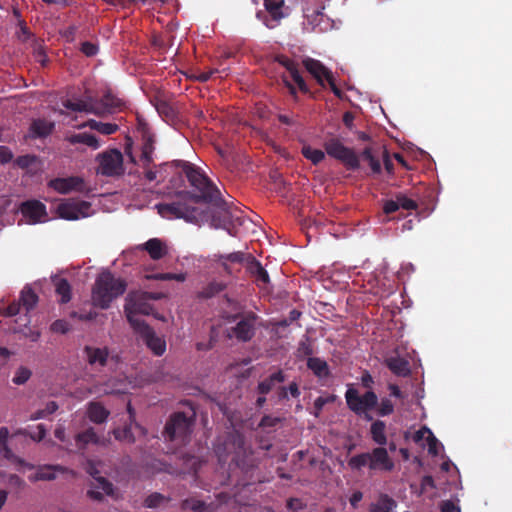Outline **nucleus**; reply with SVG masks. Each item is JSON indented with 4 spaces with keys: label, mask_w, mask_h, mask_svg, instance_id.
I'll return each instance as SVG.
<instances>
[{
    "label": "nucleus",
    "mask_w": 512,
    "mask_h": 512,
    "mask_svg": "<svg viewBox=\"0 0 512 512\" xmlns=\"http://www.w3.org/2000/svg\"><path fill=\"white\" fill-rule=\"evenodd\" d=\"M160 181H173L172 174L184 173L190 185L198 191L193 194L188 191H182L177 194L175 200L170 203H160L156 205L157 211L165 219H183L186 222L200 225L207 222L211 217V210L201 208L200 203L212 205L218 209L226 211L227 203L222 198L219 189L201 170L187 161H172L158 165Z\"/></svg>",
    "instance_id": "nucleus-1"
},
{
    "label": "nucleus",
    "mask_w": 512,
    "mask_h": 512,
    "mask_svg": "<svg viewBox=\"0 0 512 512\" xmlns=\"http://www.w3.org/2000/svg\"><path fill=\"white\" fill-rule=\"evenodd\" d=\"M214 451L221 463H226L228 456L232 455L231 462L246 474L256 467L253 451L246 447L244 436L237 431L219 438Z\"/></svg>",
    "instance_id": "nucleus-2"
},
{
    "label": "nucleus",
    "mask_w": 512,
    "mask_h": 512,
    "mask_svg": "<svg viewBox=\"0 0 512 512\" xmlns=\"http://www.w3.org/2000/svg\"><path fill=\"white\" fill-rule=\"evenodd\" d=\"M127 284L125 280L116 278L110 271L100 273L92 289V301L96 307L109 308L111 302L123 295Z\"/></svg>",
    "instance_id": "nucleus-3"
},
{
    "label": "nucleus",
    "mask_w": 512,
    "mask_h": 512,
    "mask_svg": "<svg viewBox=\"0 0 512 512\" xmlns=\"http://www.w3.org/2000/svg\"><path fill=\"white\" fill-rule=\"evenodd\" d=\"M160 299V295L150 292H141L135 295H129L124 306L127 320L131 327L135 330L138 329V324H147L142 320L139 315H150L152 313V306L147 303V300Z\"/></svg>",
    "instance_id": "nucleus-4"
},
{
    "label": "nucleus",
    "mask_w": 512,
    "mask_h": 512,
    "mask_svg": "<svg viewBox=\"0 0 512 512\" xmlns=\"http://www.w3.org/2000/svg\"><path fill=\"white\" fill-rule=\"evenodd\" d=\"M195 415L196 414L193 409H191L189 413H173L165 425V437L171 441L180 439L182 442H184L192 432Z\"/></svg>",
    "instance_id": "nucleus-5"
},
{
    "label": "nucleus",
    "mask_w": 512,
    "mask_h": 512,
    "mask_svg": "<svg viewBox=\"0 0 512 512\" xmlns=\"http://www.w3.org/2000/svg\"><path fill=\"white\" fill-rule=\"evenodd\" d=\"M324 148L330 157L342 162L348 170L355 171L360 168L359 156L352 148L345 146L338 138L332 137L327 139L324 143Z\"/></svg>",
    "instance_id": "nucleus-6"
},
{
    "label": "nucleus",
    "mask_w": 512,
    "mask_h": 512,
    "mask_svg": "<svg viewBox=\"0 0 512 512\" xmlns=\"http://www.w3.org/2000/svg\"><path fill=\"white\" fill-rule=\"evenodd\" d=\"M345 399L351 411L357 415L365 413V418L369 421L372 420V416L366 412L374 409L378 404V397L375 392L369 390L360 396L355 388H348L345 393Z\"/></svg>",
    "instance_id": "nucleus-7"
},
{
    "label": "nucleus",
    "mask_w": 512,
    "mask_h": 512,
    "mask_svg": "<svg viewBox=\"0 0 512 512\" xmlns=\"http://www.w3.org/2000/svg\"><path fill=\"white\" fill-rule=\"evenodd\" d=\"M97 173L106 177H117L124 173L123 155L118 149H109L99 153Z\"/></svg>",
    "instance_id": "nucleus-8"
},
{
    "label": "nucleus",
    "mask_w": 512,
    "mask_h": 512,
    "mask_svg": "<svg viewBox=\"0 0 512 512\" xmlns=\"http://www.w3.org/2000/svg\"><path fill=\"white\" fill-rule=\"evenodd\" d=\"M302 63L305 69L320 86L325 87L327 83L333 94L337 98L342 99L343 92L337 87L334 76L327 67H325L319 60L310 57L303 59Z\"/></svg>",
    "instance_id": "nucleus-9"
},
{
    "label": "nucleus",
    "mask_w": 512,
    "mask_h": 512,
    "mask_svg": "<svg viewBox=\"0 0 512 512\" xmlns=\"http://www.w3.org/2000/svg\"><path fill=\"white\" fill-rule=\"evenodd\" d=\"M326 0H305L303 16L311 30H326L329 26V18L324 14Z\"/></svg>",
    "instance_id": "nucleus-10"
},
{
    "label": "nucleus",
    "mask_w": 512,
    "mask_h": 512,
    "mask_svg": "<svg viewBox=\"0 0 512 512\" xmlns=\"http://www.w3.org/2000/svg\"><path fill=\"white\" fill-rule=\"evenodd\" d=\"M19 302L25 310V313L15 319L14 325L10 328L13 333H21L28 327L31 322L29 312L37 305L38 296L30 287H25L21 291Z\"/></svg>",
    "instance_id": "nucleus-11"
},
{
    "label": "nucleus",
    "mask_w": 512,
    "mask_h": 512,
    "mask_svg": "<svg viewBox=\"0 0 512 512\" xmlns=\"http://www.w3.org/2000/svg\"><path fill=\"white\" fill-rule=\"evenodd\" d=\"M91 204L87 201L70 199L58 206L59 216L66 220H78L89 216Z\"/></svg>",
    "instance_id": "nucleus-12"
},
{
    "label": "nucleus",
    "mask_w": 512,
    "mask_h": 512,
    "mask_svg": "<svg viewBox=\"0 0 512 512\" xmlns=\"http://www.w3.org/2000/svg\"><path fill=\"white\" fill-rule=\"evenodd\" d=\"M138 329L134 331L139 334L141 339L145 342L147 347L157 356L164 354L166 350V342L163 338L157 336L153 328L148 324H138Z\"/></svg>",
    "instance_id": "nucleus-13"
},
{
    "label": "nucleus",
    "mask_w": 512,
    "mask_h": 512,
    "mask_svg": "<svg viewBox=\"0 0 512 512\" xmlns=\"http://www.w3.org/2000/svg\"><path fill=\"white\" fill-rule=\"evenodd\" d=\"M256 320L257 315L249 312L237 322L231 331L238 341L248 342L254 337Z\"/></svg>",
    "instance_id": "nucleus-14"
},
{
    "label": "nucleus",
    "mask_w": 512,
    "mask_h": 512,
    "mask_svg": "<svg viewBox=\"0 0 512 512\" xmlns=\"http://www.w3.org/2000/svg\"><path fill=\"white\" fill-rule=\"evenodd\" d=\"M19 209L30 224L41 222L47 216L46 206L38 200L24 201Z\"/></svg>",
    "instance_id": "nucleus-15"
},
{
    "label": "nucleus",
    "mask_w": 512,
    "mask_h": 512,
    "mask_svg": "<svg viewBox=\"0 0 512 512\" xmlns=\"http://www.w3.org/2000/svg\"><path fill=\"white\" fill-rule=\"evenodd\" d=\"M370 456V470H380V471H392L394 468V462L388 454L386 448L380 446L374 448L371 452H369Z\"/></svg>",
    "instance_id": "nucleus-16"
},
{
    "label": "nucleus",
    "mask_w": 512,
    "mask_h": 512,
    "mask_svg": "<svg viewBox=\"0 0 512 512\" xmlns=\"http://www.w3.org/2000/svg\"><path fill=\"white\" fill-rule=\"evenodd\" d=\"M50 187L61 194H67L70 191H83L84 181L82 178L72 176L68 178H56L50 181Z\"/></svg>",
    "instance_id": "nucleus-17"
},
{
    "label": "nucleus",
    "mask_w": 512,
    "mask_h": 512,
    "mask_svg": "<svg viewBox=\"0 0 512 512\" xmlns=\"http://www.w3.org/2000/svg\"><path fill=\"white\" fill-rule=\"evenodd\" d=\"M276 60L280 65H282L290 73L291 78L297 84L299 90L303 93H308L309 88H308L305 80L299 73L297 63L294 60H292L286 56H283V55L278 56L276 58Z\"/></svg>",
    "instance_id": "nucleus-18"
},
{
    "label": "nucleus",
    "mask_w": 512,
    "mask_h": 512,
    "mask_svg": "<svg viewBox=\"0 0 512 512\" xmlns=\"http://www.w3.org/2000/svg\"><path fill=\"white\" fill-rule=\"evenodd\" d=\"M247 271L255 279L259 287H264L270 283L268 272L264 269L262 264L251 255L247 258Z\"/></svg>",
    "instance_id": "nucleus-19"
},
{
    "label": "nucleus",
    "mask_w": 512,
    "mask_h": 512,
    "mask_svg": "<svg viewBox=\"0 0 512 512\" xmlns=\"http://www.w3.org/2000/svg\"><path fill=\"white\" fill-rule=\"evenodd\" d=\"M264 6L270 16V19L265 20V25L270 29L275 28L285 16L283 12L284 0H264Z\"/></svg>",
    "instance_id": "nucleus-20"
},
{
    "label": "nucleus",
    "mask_w": 512,
    "mask_h": 512,
    "mask_svg": "<svg viewBox=\"0 0 512 512\" xmlns=\"http://www.w3.org/2000/svg\"><path fill=\"white\" fill-rule=\"evenodd\" d=\"M86 360L91 366L104 367L109 359V349L107 347L85 346L83 349Z\"/></svg>",
    "instance_id": "nucleus-21"
},
{
    "label": "nucleus",
    "mask_w": 512,
    "mask_h": 512,
    "mask_svg": "<svg viewBox=\"0 0 512 512\" xmlns=\"http://www.w3.org/2000/svg\"><path fill=\"white\" fill-rule=\"evenodd\" d=\"M122 102L117 97L113 96L110 93L105 94L100 101L94 102V108L100 111L101 113H95L97 116H105L107 114H112L118 108H120Z\"/></svg>",
    "instance_id": "nucleus-22"
},
{
    "label": "nucleus",
    "mask_w": 512,
    "mask_h": 512,
    "mask_svg": "<svg viewBox=\"0 0 512 512\" xmlns=\"http://www.w3.org/2000/svg\"><path fill=\"white\" fill-rule=\"evenodd\" d=\"M385 365L396 376L408 377L411 374L408 360L399 356H390L385 359Z\"/></svg>",
    "instance_id": "nucleus-23"
},
{
    "label": "nucleus",
    "mask_w": 512,
    "mask_h": 512,
    "mask_svg": "<svg viewBox=\"0 0 512 512\" xmlns=\"http://www.w3.org/2000/svg\"><path fill=\"white\" fill-rule=\"evenodd\" d=\"M141 249L147 251L153 260H159L168 253L165 244L158 238H151L141 245Z\"/></svg>",
    "instance_id": "nucleus-24"
},
{
    "label": "nucleus",
    "mask_w": 512,
    "mask_h": 512,
    "mask_svg": "<svg viewBox=\"0 0 512 512\" xmlns=\"http://www.w3.org/2000/svg\"><path fill=\"white\" fill-rule=\"evenodd\" d=\"M286 380V376L282 370H278L272 373L270 376L260 381L257 385V391L261 395H266L272 391L275 386L279 383H283Z\"/></svg>",
    "instance_id": "nucleus-25"
},
{
    "label": "nucleus",
    "mask_w": 512,
    "mask_h": 512,
    "mask_svg": "<svg viewBox=\"0 0 512 512\" xmlns=\"http://www.w3.org/2000/svg\"><path fill=\"white\" fill-rule=\"evenodd\" d=\"M307 368L319 379H325L330 376L328 363L319 357H309L307 359Z\"/></svg>",
    "instance_id": "nucleus-26"
},
{
    "label": "nucleus",
    "mask_w": 512,
    "mask_h": 512,
    "mask_svg": "<svg viewBox=\"0 0 512 512\" xmlns=\"http://www.w3.org/2000/svg\"><path fill=\"white\" fill-rule=\"evenodd\" d=\"M397 502L387 494L381 493L377 500L370 504V512H394Z\"/></svg>",
    "instance_id": "nucleus-27"
},
{
    "label": "nucleus",
    "mask_w": 512,
    "mask_h": 512,
    "mask_svg": "<svg viewBox=\"0 0 512 512\" xmlns=\"http://www.w3.org/2000/svg\"><path fill=\"white\" fill-rule=\"evenodd\" d=\"M86 471L95 479V482L97 483V486H96L97 488H101L103 490L104 494H106L108 496H113V494H114L113 484L106 478H104L102 476H97L99 471L96 469V467L92 461L87 462Z\"/></svg>",
    "instance_id": "nucleus-28"
},
{
    "label": "nucleus",
    "mask_w": 512,
    "mask_h": 512,
    "mask_svg": "<svg viewBox=\"0 0 512 512\" xmlns=\"http://www.w3.org/2000/svg\"><path fill=\"white\" fill-rule=\"evenodd\" d=\"M109 411L99 402H90L87 409V415L90 421L96 424L104 423L108 416Z\"/></svg>",
    "instance_id": "nucleus-29"
},
{
    "label": "nucleus",
    "mask_w": 512,
    "mask_h": 512,
    "mask_svg": "<svg viewBox=\"0 0 512 512\" xmlns=\"http://www.w3.org/2000/svg\"><path fill=\"white\" fill-rule=\"evenodd\" d=\"M99 436L94 428L90 427L75 436V442L78 450L84 451L89 444H98Z\"/></svg>",
    "instance_id": "nucleus-30"
},
{
    "label": "nucleus",
    "mask_w": 512,
    "mask_h": 512,
    "mask_svg": "<svg viewBox=\"0 0 512 512\" xmlns=\"http://www.w3.org/2000/svg\"><path fill=\"white\" fill-rule=\"evenodd\" d=\"M154 106L158 114L166 121L173 122L177 118L175 107L165 99L156 98Z\"/></svg>",
    "instance_id": "nucleus-31"
},
{
    "label": "nucleus",
    "mask_w": 512,
    "mask_h": 512,
    "mask_svg": "<svg viewBox=\"0 0 512 512\" xmlns=\"http://www.w3.org/2000/svg\"><path fill=\"white\" fill-rule=\"evenodd\" d=\"M66 469L60 465H45L40 467L34 476L30 477L31 481H51L56 478L55 472H64Z\"/></svg>",
    "instance_id": "nucleus-32"
},
{
    "label": "nucleus",
    "mask_w": 512,
    "mask_h": 512,
    "mask_svg": "<svg viewBox=\"0 0 512 512\" xmlns=\"http://www.w3.org/2000/svg\"><path fill=\"white\" fill-rule=\"evenodd\" d=\"M52 282L55 286V292L61 296L60 302L66 304L71 300V285L68 280L58 276L52 277Z\"/></svg>",
    "instance_id": "nucleus-33"
},
{
    "label": "nucleus",
    "mask_w": 512,
    "mask_h": 512,
    "mask_svg": "<svg viewBox=\"0 0 512 512\" xmlns=\"http://www.w3.org/2000/svg\"><path fill=\"white\" fill-rule=\"evenodd\" d=\"M63 106L69 110L75 111V112H87V113H101L100 111L96 110L97 108H94V102L93 101H85V100H66L63 103Z\"/></svg>",
    "instance_id": "nucleus-34"
},
{
    "label": "nucleus",
    "mask_w": 512,
    "mask_h": 512,
    "mask_svg": "<svg viewBox=\"0 0 512 512\" xmlns=\"http://www.w3.org/2000/svg\"><path fill=\"white\" fill-rule=\"evenodd\" d=\"M385 430H386V424L382 420H376L371 424V428H370L371 438L376 444H378L380 446H383L387 443V437L385 434Z\"/></svg>",
    "instance_id": "nucleus-35"
},
{
    "label": "nucleus",
    "mask_w": 512,
    "mask_h": 512,
    "mask_svg": "<svg viewBox=\"0 0 512 512\" xmlns=\"http://www.w3.org/2000/svg\"><path fill=\"white\" fill-rule=\"evenodd\" d=\"M68 142L70 144H85L93 149H97L99 147V141L98 139L90 133H78L73 134L67 138Z\"/></svg>",
    "instance_id": "nucleus-36"
},
{
    "label": "nucleus",
    "mask_w": 512,
    "mask_h": 512,
    "mask_svg": "<svg viewBox=\"0 0 512 512\" xmlns=\"http://www.w3.org/2000/svg\"><path fill=\"white\" fill-rule=\"evenodd\" d=\"M53 129H54V124L52 122H49V121H46L43 119L35 120V121H33L32 125H31V131L33 132V134L36 137H40V138L46 137L49 134H51Z\"/></svg>",
    "instance_id": "nucleus-37"
},
{
    "label": "nucleus",
    "mask_w": 512,
    "mask_h": 512,
    "mask_svg": "<svg viewBox=\"0 0 512 512\" xmlns=\"http://www.w3.org/2000/svg\"><path fill=\"white\" fill-rule=\"evenodd\" d=\"M367 161L372 174H380L382 171L380 160L373 154L371 147H365L361 152L359 158Z\"/></svg>",
    "instance_id": "nucleus-38"
},
{
    "label": "nucleus",
    "mask_w": 512,
    "mask_h": 512,
    "mask_svg": "<svg viewBox=\"0 0 512 512\" xmlns=\"http://www.w3.org/2000/svg\"><path fill=\"white\" fill-rule=\"evenodd\" d=\"M226 284L220 281H211L199 292L200 298L209 299L224 291Z\"/></svg>",
    "instance_id": "nucleus-39"
},
{
    "label": "nucleus",
    "mask_w": 512,
    "mask_h": 512,
    "mask_svg": "<svg viewBox=\"0 0 512 512\" xmlns=\"http://www.w3.org/2000/svg\"><path fill=\"white\" fill-rule=\"evenodd\" d=\"M85 126L90 127L93 130H96L97 132L103 134V135H112L116 133L119 129V126L114 123H103L96 120H89L85 124Z\"/></svg>",
    "instance_id": "nucleus-40"
},
{
    "label": "nucleus",
    "mask_w": 512,
    "mask_h": 512,
    "mask_svg": "<svg viewBox=\"0 0 512 512\" xmlns=\"http://www.w3.org/2000/svg\"><path fill=\"white\" fill-rule=\"evenodd\" d=\"M302 155L310 160L312 164L317 165L325 158V153L320 149L312 148L309 145H304L301 149Z\"/></svg>",
    "instance_id": "nucleus-41"
},
{
    "label": "nucleus",
    "mask_w": 512,
    "mask_h": 512,
    "mask_svg": "<svg viewBox=\"0 0 512 512\" xmlns=\"http://www.w3.org/2000/svg\"><path fill=\"white\" fill-rule=\"evenodd\" d=\"M370 465L369 452L360 453L352 456L348 461V466L352 470H360L361 468Z\"/></svg>",
    "instance_id": "nucleus-42"
},
{
    "label": "nucleus",
    "mask_w": 512,
    "mask_h": 512,
    "mask_svg": "<svg viewBox=\"0 0 512 512\" xmlns=\"http://www.w3.org/2000/svg\"><path fill=\"white\" fill-rule=\"evenodd\" d=\"M219 259L222 261L221 264L224 270L230 273V268L227 264V261L232 263H242L245 260V254L243 252L237 251L225 255H220Z\"/></svg>",
    "instance_id": "nucleus-43"
},
{
    "label": "nucleus",
    "mask_w": 512,
    "mask_h": 512,
    "mask_svg": "<svg viewBox=\"0 0 512 512\" xmlns=\"http://www.w3.org/2000/svg\"><path fill=\"white\" fill-rule=\"evenodd\" d=\"M146 279L159 280V281L175 280L178 282H183L186 279V275L184 273H156V274L147 275Z\"/></svg>",
    "instance_id": "nucleus-44"
},
{
    "label": "nucleus",
    "mask_w": 512,
    "mask_h": 512,
    "mask_svg": "<svg viewBox=\"0 0 512 512\" xmlns=\"http://www.w3.org/2000/svg\"><path fill=\"white\" fill-rule=\"evenodd\" d=\"M113 435H114L115 439H117L119 441H126L128 443H134V441H135V437H134L132 430L129 426L114 429Z\"/></svg>",
    "instance_id": "nucleus-45"
},
{
    "label": "nucleus",
    "mask_w": 512,
    "mask_h": 512,
    "mask_svg": "<svg viewBox=\"0 0 512 512\" xmlns=\"http://www.w3.org/2000/svg\"><path fill=\"white\" fill-rule=\"evenodd\" d=\"M182 508L184 511L203 512L205 510V503L194 498L186 499L182 503Z\"/></svg>",
    "instance_id": "nucleus-46"
},
{
    "label": "nucleus",
    "mask_w": 512,
    "mask_h": 512,
    "mask_svg": "<svg viewBox=\"0 0 512 512\" xmlns=\"http://www.w3.org/2000/svg\"><path fill=\"white\" fill-rule=\"evenodd\" d=\"M31 374L32 373H31V371L28 368L20 367L16 371L12 381H13V383H15L17 385H22V384L26 383L29 380V378L31 377Z\"/></svg>",
    "instance_id": "nucleus-47"
},
{
    "label": "nucleus",
    "mask_w": 512,
    "mask_h": 512,
    "mask_svg": "<svg viewBox=\"0 0 512 512\" xmlns=\"http://www.w3.org/2000/svg\"><path fill=\"white\" fill-rule=\"evenodd\" d=\"M166 500L165 496L160 493L150 494L144 501L145 507L156 508L160 506Z\"/></svg>",
    "instance_id": "nucleus-48"
},
{
    "label": "nucleus",
    "mask_w": 512,
    "mask_h": 512,
    "mask_svg": "<svg viewBox=\"0 0 512 512\" xmlns=\"http://www.w3.org/2000/svg\"><path fill=\"white\" fill-rule=\"evenodd\" d=\"M394 412V405L388 398H383L378 406L377 413L379 416H388Z\"/></svg>",
    "instance_id": "nucleus-49"
},
{
    "label": "nucleus",
    "mask_w": 512,
    "mask_h": 512,
    "mask_svg": "<svg viewBox=\"0 0 512 512\" xmlns=\"http://www.w3.org/2000/svg\"><path fill=\"white\" fill-rule=\"evenodd\" d=\"M50 329L54 333L66 334L70 331L71 325L66 320L58 319L51 324Z\"/></svg>",
    "instance_id": "nucleus-50"
},
{
    "label": "nucleus",
    "mask_w": 512,
    "mask_h": 512,
    "mask_svg": "<svg viewBox=\"0 0 512 512\" xmlns=\"http://www.w3.org/2000/svg\"><path fill=\"white\" fill-rule=\"evenodd\" d=\"M21 309H22V306L18 301H13L12 303H10L2 312L1 314L4 316V317H14V316H17L18 317L21 315Z\"/></svg>",
    "instance_id": "nucleus-51"
},
{
    "label": "nucleus",
    "mask_w": 512,
    "mask_h": 512,
    "mask_svg": "<svg viewBox=\"0 0 512 512\" xmlns=\"http://www.w3.org/2000/svg\"><path fill=\"white\" fill-rule=\"evenodd\" d=\"M396 199L399 203V208H402L404 210H415L418 206L414 200L408 198L403 194L397 195Z\"/></svg>",
    "instance_id": "nucleus-52"
},
{
    "label": "nucleus",
    "mask_w": 512,
    "mask_h": 512,
    "mask_svg": "<svg viewBox=\"0 0 512 512\" xmlns=\"http://www.w3.org/2000/svg\"><path fill=\"white\" fill-rule=\"evenodd\" d=\"M36 159H37L36 156L26 154V155L17 157L15 160V164L19 168L26 169V168L30 167L32 164H34L36 162Z\"/></svg>",
    "instance_id": "nucleus-53"
},
{
    "label": "nucleus",
    "mask_w": 512,
    "mask_h": 512,
    "mask_svg": "<svg viewBox=\"0 0 512 512\" xmlns=\"http://www.w3.org/2000/svg\"><path fill=\"white\" fill-rule=\"evenodd\" d=\"M81 52L87 56V57H93L95 56L98 51H99V47L97 44H94L92 42H89V41H85L81 44V48H80Z\"/></svg>",
    "instance_id": "nucleus-54"
},
{
    "label": "nucleus",
    "mask_w": 512,
    "mask_h": 512,
    "mask_svg": "<svg viewBox=\"0 0 512 512\" xmlns=\"http://www.w3.org/2000/svg\"><path fill=\"white\" fill-rule=\"evenodd\" d=\"M143 174H144L145 179L149 182H153V181H157L158 183L162 182V181H160V175L158 173L157 165L143 169Z\"/></svg>",
    "instance_id": "nucleus-55"
},
{
    "label": "nucleus",
    "mask_w": 512,
    "mask_h": 512,
    "mask_svg": "<svg viewBox=\"0 0 512 512\" xmlns=\"http://www.w3.org/2000/svg\"><path fill=\"white\" fill-rule=\"evenodd\" d=\"M280 422H281V419L279 417H274V416H271V415H265V416L262 417V419H261V421L259 423V427H262V428L275 427Z\"/></svg>",
    "instance_id": "nucleus-56"
},
{
    "label": "nucleus",
    "mask_w": 512,
    "mask_h": 512,
    "mask_svg": "<svg viewBox=\"0 0 512 512\" xmlns=\"http://www.w3.org/2000/svg\"><path fill=\"white\" fill-rule=\"evenodd\" d=\"M298 354L299 356H305V357H312L314 351H313V348L311 346V344L308 342V340L306 341H301L299 343V346H298Z\"/></svg>",
    "instance_id": "nucleus-57"
},
{
    "label": "nucleus",
    "mask_w": 512,
    "mask_h": 512,
    "mask_svg": "<svg viewBox=\"0 0 512 512\" xmlns=\"http://www.w3.org/2000/svg\"><path fill=\"white\" fill-rule=\"evenodd\" d=\"M153 152L154 139L151 135L145 136L141 147V154H153Z\"/></svg>",
    "instance_id": "nucleus-58"
},
{
    "label": "nucleus",
    "mask_w": 512,
    "mask_h": 512,
    "mask_svg": "<svg viewBox=\"0 0 512 512\" xmlns=\"http://www.w3.org/2000/svg\"><path fill=\"white\" fill-rule=\"evenodd\" d=\"M427 445H428V452L431 455L436 456L438 454L437 447L439 445V441L434 436V434L432 432H429V436H427Z\"/></svg>",
    "instance_id": "nucleus-59"
},
{
    "label": "nucleus",
    "mask_w": 512,
    "mask_h": 512,
    "mask_svg": "<svg viewBox=\"0 0 512 512\" xmlns=\"http://www.w3.org/2000/svg\"><path fill=\"white\" fill-rule=\"evenodd\" d=\"M97 483L95 482L94 484H92L91 486V489H89L87 491V496L95 501H102L104 496H103V490L101 488H97Z\"/></svg>",
    "instance_id": "nucleus-60"
},
{
    "label": "nucleus",
    "mask_w": 512,
    "mask_h": 512,
    "mask_svg": "<svg viewBox=\"0 0 512 512\" xmlns=\"http://www.w3.org/2000/svg\"><path fill=\"white\" fill-rule=\"evenodd\" d=\"M286 507L290 511H299L305 508V504L299 498H289Z\"/></svg>",
    "instance_id": "nucleus-61"
},
{
    "label": "nucleus",
    "mask_w": 512,
    "mask_h": 512,
    "mask_svg": "<svg viewBox=\"0 0 512 512\" xmlns=\"http://www.w3.org/2000/svg\"><path fill=\"white\" fill-rule=\"evenodd\" d=\"M13 159L12 151L6 146H0V162L2 164L9 163Z\"/></svg>",
    "instance_id": "nucleus-62"
},
{
    "label": "nucleus",
    "mask_w": 512,
    "mask_h": 512,
    "mask_svg": "<svg viewBox=\"0 0 512 512\" xmlns=\"http://www.w3.org/2000/svg\"><path fill=\"white\" fill-rule=\"evenodd\" d=\"M398 201L396 200H388L385 202L383 206V211L385 214L389 215L396 212L399 209Z\"/></svg>",
    "instance_id": "nucleus-63"
},
{
    "label": "nucleus",
    "mask_w": 512,
    "mask_h": 512,
    "mask_svg": "<svg viewBox=\"0 0 512 512\" xmlns=\"http://www.w3.org/2000/svg\"><path fill=\"white\" fill-rule=\"evenodd\" d=\"M440 510L441 512H460V509L450 500L443 501Z\"/></svg>",
    "instance_id": "nucleus-64"
}]
</instances>
